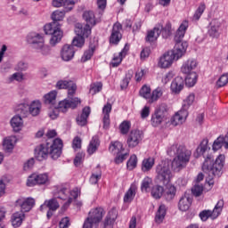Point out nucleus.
Returning a JSON list of instances; mask_svg holds the SVG:
<instances>
[{
	"mask_svg": "<svg viewBox=\"0 0 228 228\" xmlns=\"http://www.w3.org/2000/svg\"><path fill=\"white\" fill-rule=\"evenodd\" d=\"M198 81V74L197 72H194V70H191L189 76H186L185 77V85L187 86H194Z\"/></svg>",
	"mask_w": 228,
	"mask_h": 228,
	"instance_id": "nucleus-46",
	"label": "nucleus"
},
{
	"mask_svg": "<svg viewBox=\"0 0 228 228\" xmlns=\"http://www.w3.org/2000/svg\"><path fill=\"white\" fill-rule=\"evenodd\" d=\"M188 28V20H183L176 30V33L175 35V44L173 49L175 60H179V58H182L188 49V42H183V38H184V35H186Z\"/></svg>",
	"mask_w": 228,
	"mask_h": 228,
	"instance_id": "nucleus-5",
	"label": "nucleus"
},
{
	"mask_svg": "<svg viewBox=\"0 0 228 228\" xmlns=\"http://www.w3.org/2000/svg\"><path fill=\"white\" fill-rule=\"evenodd\" d=\"M192 201L193 200H191L190 196H186V194H184V196H182L179 200L178 209L181 210V212H187L190 210V207H191Z\"/></svg>",
	"mask_w": 228,
	"mask_h": 228,
	"instance_id": "nucleus-26",
	"label": "nucleus"
},
{
	"mask_svg": "<svg viewBox=\"0 0 228 228\" xmlns=\"http://www.w3.org/2000/svg\"><path fill=\"white\" fill-rule=\"evenodd\" d=\"M49 181L47 174L32 175L27 181L28 186H35V184H45Z\"/></svg>",
	"mask_w": 228,
	"mask_h": 228,
	"instance_id": "nucleus-18",
	"label": "nucleus"
},
{
	"mask_svg": "<svg viewBox=\"0 0 228 228\" xmlns=\"http://www.w3.org/2000/svg\"><path fill=\"white\" fill-rule=\"evenodd\" d=\"M81 137L76 136L72 141V149L76 151H79L81 149Z\"/></svg>",
	"mask_w": 228,
	"mask_h": 228,
	"instance_id": "nucleus-62",
	"label": "nucleus"
},
{
	"mask_svg": "<svg viewBox=\"0 0 228 228\" xmlns=\"http://www.w3.org/2000/svg\"><path fill=\"white\" fill-rule=\"evenodd\" d=\"M102 12H94L93 10L87 12V38L92 34L93 28L102 21Z\"/></svg>",
	"mask_w": 228,
	"mask_h": 228,
	"instance_id": "nucleus-15",
	"label": "nucleus"
},
{
	"mask_svg": "<svg viewBox=\"0 0 228 228\" xmlns=\"http://www.w3.org/2000/svg\"><path fill=\"white\" fill-rule=\"evenodd\" d=\"M139 94L141 97H143L144 99H147L148 102L151 104V87L148 85H142V86L139 90Z\"/></svg>",
	"mask_w": 228,
	"mask_h": 228,
	"instance_id": "nucleus-38",
	"label": "nucleus"
},
{
	"mask_svg": "<svg viewBox=\"0 0 228 228\" xmlns=\"http://www.w3.org/2000/svg\"><path fill=\"white\" fill-rule=\"evenodd\" d=\"M132 127V122L130 120H123L119 124V131L121 134H127Z\"/></svg>",
	"mask_w": 228,
	"mask_h": 228,
	"instance_id": "nucleus-49",
	"label": "nucleus"
},
{
	"mask_svg": "<svg viewBox=\"0 0 228 228\" xmlns=\"http://www.w3.org/2000/svg\"><path fill=\"white\" fill-rule=\"evenodd\" d=\"M224 207V200H220L215 206L213 211L212 210H203L200 214V217L201 221H208V219H209V217H211V219H217V217H219V216L223 212Z\"/></svg>",
	"mask_w": 228,
	"mask_h": 228,
	"instance_id": "nucleus-12",
	"label": "nucleus"
},
{
	"mask_svg": "<svg viewBox=\"0 0 228 228\" xmlns=\"http://www.w3.org/2000/svg\"><path fill=\"white\" fill-rule=\"evenodd\" d=\"M195 101V94L191 93L189 94V95L186 97V99L183 100V109H184V112H185V120L189 115V108L190 106H191V104H193Z\"/></svg>",
	"mask_w": 228,
	"mask_h": 228,
	"instance_id": "nucleus-37",
	"label": "nucleus"
},
{
	"mask_svg": "<svg viewBox=\"0 0 228 228\" xmlns=\"http://www.w3.org/2000/svg\"><path fill=\"white\" fill-rule=\"evenodd\" d=\"M176 191L177 189H175V185H169L165 193L167 201H172V200H174V198L175 197Z\"/></svg>",
	"mask_w": 228,
	"mask_h": 228,
	"instance_id": "nucleus-51",
	"label": "nucleus"
},
{
	"mask_svg": "<svg viewBox=\"0 0 228 228\" xmlns=\"http://www.w3.org/2000/svg\"><path fill=\"white\" fill-rule=\"evenodd\" d=\"M77 123L78 126H86V107L82 110V114L77 118Z\"/></svg>",
	"mask_w": 228,
	"mask_h": 228,
	"instance_id": "nucleus-58",
	"label": "nucleus"
},
{
	"mask_svg": "<svg viewBox=\"0 0 228 228\" xmlns=\"http://www.w3.org/2000/svg\"><path fill=\"white\" fill-rule=\"evenodd\" d=\"M118 212L116 208L110 210L103 221V228H114L115 221H117Z\"/></svg>",
	"mask_w": 228,
	"mask_h": 228,
	"instance_id": "nucleus-20",
	"label": "nucleus"
},
{
	"mask_svg": "<svg viewBox=\"0 0 228 228\" xmlns=\"http://www.w3.org/2000/svg\"><path fill=\"white\" fill-rule=\"evenodd\" d=\"M69 227H70V219L66 216L60 221L59 228H69Z\"/></svg>",
	"mask_w": 228,
	"mask_h": 228,
	"instance_id": "nucleus-64",
	"label": "nucleus"
},
{
	"mask_svg": "<svg viewBox=\"0 0 228 228\" xmlns=\"http://www.w3.org/2000/svg\"><path fill=\"white\" fill-rule=\"evenodd\" d=\"M10 122L15 133H19V131L22 129V126H24V121L22 120V117H20V115L14 116Z\"/></svg>",
	"mask_w": 228,
	"mask_h": 228,
	"instance_id": "nucleus-34",
	"label": "nucleus"
},
{
	"mask_svg": "<svg viewBox=\"0 0 228 228\" xmlns=\"http://www.w3.org/2000/svg\"><path fill=\"white\" fill-rule=\"evenodd\" d=\"M78 104H81V99L68 94V98L59 102V109L61 110V113H67L69 108L76 110Z\"/></svg>",
	"mask_w": 228,
	"mask_h": 228,
	"instance_id": "nucleus-13",
	"label": "nucleus"
},
{
	"mask_svg": "<svg viewBox=\"0 0 228 228\" xmlns=\"http://www.w3.org/2000/svg\"><path fill=\"white\" fill-rule=\"evenodd\" d=\"M102 87L103 84L102 81H97L96 83H93V85H91L90 92L91 94H97L102 90Z\"/></svg>",
	"mask_w": 228,
	"mask_h": 228,
	"instance_id": "nucleus-60",
	"label": "nucleus"
},
{
	"mask_svg": "<svg viewBox=\"0 0 228 228\" xmlns=\"http://www.w3.org/2000/svg\"><path fill=\"white\" fill-rule=\"evenodd\" d=\"M223 145L225 149H228V132L224 136H218L216 140L214 141L213 149L214 151H218Z\"/></svg>",
	"mask_w": 228,
	"mask_h": 228,
	"instance_id": "nucleus-30",
	"label": "nucleus"
},
{
	"mask_svg": "<svg viewBox=\"0 0 228 228\" xmlns=\"http://www.w3.org/2000/svg\"><path fill=\"white\" fill-rule=\"evenodd\" d=\"M205 10H206L205 3H200V6L197 8V10L192 17V20H200L201 15L205 12Z\"/></svg>",
	"mask_w": 228,
	"mask_h": 228,
	"instance_id": "nucleus-54",
	"label": "nucleus"
},
{
	"mask_svg": "<svg viewBox=\"0 0 228 228\" xmlns=\"http://www.w3.org/2000/svg\"><path fill=\"white\" fill-rule=\"evenodd\" d=\"M183 88H184V78L181 76H176L170 85L171 92L180 94Z\"/></svg>",
	"mask_w": 228,
	"mask_h": 228,
	"instance_id": "nucleus-23",
	"label": "nucleus"
},
{
	"mask_svg": "<svg viewBox=\"0 0 228 228\" xmlns=\"http://www.w3.org/2000/svg\"><path fill=\"white\" fill-rule=\"evenodd\" d=\"M168 115V105L166 102H162L156 108L154 113L151 115V122L154 127L160 126L162 122L167 120Z\"/></svg>",
	"mask_w": 228,
	"mask_h": 228,
	"instance_id": "nucleus-9",
	"label": "nucleus"
},
{
	"mask_svg": "<svg viewBox=\"0 0 228 228\" xmlns=\"http://www.w3.org/2000/svg\"><path fill=\"white\" fill-rule=\"evenodd\" d=\"M208 151H210V147L208 145V138H203L201 140L200 145L197 147V152L200 156H205L206 152Z\"/></svg>",
	"mask_w": 228,
	"mask_h": 228,
	"instance_id": "nucleus-39",
	"label": "nucleus"
},
{
	"mask_svg": "<svg viewBox=\"0 0 228 228\" xmlns=\"http://www.w3.org/2000/svg\"><path fill=\"white\" fill-rule=\"evenodd\" d=\"M203 190L204 187L203 185H199V183L197 185H194L191 189V191L193 193V195H195L196 197H200V195H201V193H203Z\"/></svg>",
	"mask_w": 228,
	"mask_h": 228,
	"instance_id": "nucleus-63",
	"label": "nucleus"
},
{
	"mask_svg": "<svg viewBox=\"0 0 228 228\" xmlns=\"http://www.w3.org/2000/svg\"><path fill=\"white\" fill-rule=\"evenodd\" d=\"M61 149H63V141L60 138L46 140V142L40 144L35 149V158L37 161H44L48 156L52 159H58L61 156Z\"/></svg>",
	"mask_w": 228,
	"mask_h": 228,
	"instance_id": "nucleus-2",
	"label": "nucleus"
},
{
	"mask_svg": "<svg viewBox=\"0 0 228 228\" xmlns=\"http://www.w3.org/2000/svg\"><path fill=\"white\" fill-rule=\"evenodd\" d=\"M71 3H72V1H70V0H53L52 4L55 8H60L61 6H64L65 12H70V11H67V8H69V6H70Z\"/></svg>",
	"mask_w": 228,
	"mask_h": 228,
	"instance_id": "nucleus-50",
	"label": "nucleus"
},
{
	"mask_svg": "<svg viewBox=\"0 0 228 228\" xmlns=\"http://www.w3.org/2000/svg\"><path fill=\"white\" fill-rule=\"evenodd\" d=\"M16 203L21 209L20 213H28V211H31V209H33V206H35V199H21L18 200Z\"/></svg>",
	"mask_w": 228,
	"mask_h": 228,
	"instance_id": "nucleus-21",
	"label": "nucleus"
},
{
	"mask_svg": "<svg viewBox=\"0 0 228 228\" xmlns=\"http://www.w3.org/2000/svg\"><path fill=\"white\" fill-rule=\"evenodd\" d=\"M154 165H155V158H152V157L144 158L142 162V172H149L151 168H153Z\"/></svg>",
	"mask_w": 228,
	"mask_h": 228,
	"instance_id": "nucleus-36",
	"label": "nucleus"
},
{
	"mask_svg": "<svg viewBox=\"0 0 228 228\" xmlns=\"http://www.w3.org/2000/svg\"><path fill=\"white\" fill-rule=\"evenodd\" d=\"M101 145V140L98 136V134H94L93 138H91L88 147H87V152L89 155L94 154L96 152L97 149H99Z\"/></svg>",
	"mask_w": 228,
	"mask_h": 228,
	"instance_id": "nucleus-28",
	"label": "nucleus"
},
{
	"mask_svg": "<svg viewBox=\"0 0 228 228\" xmlns=\"http://www.w3.org/2000/svg\"><path fill=\"white\" fill-rule=\"evenodd\" d=\"M102 175V169L100 166H97V167H95V169L93 171L92 176L89 178V183H91V184H96L99 179H101Z\"/></svg>",
	"mask_w": 228,
	"mask_h": 228,
	"instance_id": "nucleus-45",
	"label": "nucleus"
},
{
	"mask_svg": "<svg viewBox=\"0 0 228 228\" xmlns=\"http://www.w3.org/2000/svg\"><path fill=\"white\" fill-rule=\"evenodd\" d=\"M122 63L121 53H114L113 58L110 61L111 67H118Z\"/></svg>",
	"mask_w": 228,
	"mask_h": 228,
	"instance_id": "nucleus-59",
	"label": "nucleus"
},
{
	"mask_svg": "<svg viewBox=\"0 0 228 228\" xmlns=\"http://www.w3.org/2000/svg\"><path fill=\"white\" fill-rule=\"evenodd\" d=\"M52 107L53 109H50L48 112V117H50L52 120H56V118L60 117V113H61V110H60V103H58L57 106L54 105Z\"/></svg>",
	"mask_w": 228,
	"mask_h": 228,
	"instance_id": "nucleus-52",
	"label": "nucleus"
},
{
	"mask_svg": "<svg viewBox=\"0 0 228 228\" xmlns=\"http://www.w3.org/2000/svg\"><path fill=\"white\" fill-rule=\"evenodd\" d=\"M79 197V189L74 188L72 191H69L68 200L64 203L63 208H67L72 204V201Z\"/></svg>",
	"mask_w": 228,
	"mask_h": 228,
	"instance_id": "nucleus-42",
	"label": "nucleus"
},
{
	"mask_svg": "<svg viewBox=\"0 0 228 228\" xmlns=\"http://www.w3.org/2000/svg\"><path fill=\"white\" fill-rule=\"evenodd\" d=\"M224 165L225 154H219L216 158V161H214V158L211 154H207L202 165V170L208 175L206 178V182L209 186H213L215 183L214 175H217V177L222 175Z\"/></svg>",
	"mask_w": 228,
	"mask_h": 228,
	"instance_id": "nucleus-1",
	"label": "nucleus"
},
{
	"mask_svg": "<svg viewBox=\"0 0 228 228\" xmlns=\"http://www.w3.org/2000/svg\"><path fill=\"white\" fill-rule=\"evenodd\" d=\"M69 193H70V189L69 187L60 186L54 191L53 195L57 199L67 200L69 199Z\"/></svg>",
	"mask_w": 228,
	"mask_h": 228,
	"instance_id": "nucleus-29",
	"label": "nucleus"
},
{
	"mask_svg": "<svg viewBox=\"0 0 228 228\" xmlns=\"http://www.w3.org/2000/svg\"><path fill=\"white\" fill-rule=\"evenodd\" d=\"M97 45L98 39L96 38V37H94L93 39H91L89 42V49L87 51V61L91 60V58L94 56Z\"/></svg>",
	"mask_w": 228,
	"mask_h": 228,
	"instance_id": "nucleus-44",
	"label": "nucleus"
},
{
	"mask_svg": "<svg viewBox=\"0 0 228 228\" xmlns=\"http://www.w3.org/2000/svg\"><path fill=\"white\" fill-rule=\"evenodd\" d=\"M164 190L165 189L164 187H162V185H154L151 191L152 197H154V200H160L163 195Z\"/></svg>",
	"mask_w": 228,
	"mask_h": 228,
	"instance_id": "nucleus-48",
	"label": "nucleus"
},
{
	"mask_svg": "<svg viewBox=\"0 0 228 228\" xmlns=\"http://www.w3.org/2000/svg\"><path fill=\"white\" fill-rule=\"evenodd\" d=\"M109 151L113 154H117L115 163H123L129 154V152L123 153V151H125L124 143L119 140H111L109 145Z\"/></svg>",
	"mask_w": 228,
	"mask_h": 228,
	"instance_id": "nucleus-11",
	"label": "nucleus"
},
{
	"mask_svg": "<svg viewBox=\"0 0 228 228\" xmlns=\"http://www.w3.org/2000/svg\"><path fill=\"white\" fill-rule=\"evenodd\" d=\"M191 158V151L186 147V145H178L176 149V155L175 156L172 167L175 172L183 170L187 167L190 159Z\"/></svg>",
	"mask_w": 228,
	"mask_h": 228,
	"instance_id": "nucleus-6",
	"label": "nucleus"
},
{
	"mask_svg": "<svg viewBox=\"0 0 228 228\" xmlns=\"http://www.w3.org/2000/svg\"><path fill=\"white\" fill-rule=\"evenodd\" d=\"M152 178H150V176H145L141 183L142 191H148V189L151 188V184H152Z\"/></svg>",
	"mask_w": 228,
	"mask_h": 228,
	"instance_id": "nucleus-55",
	"label": "nucleus"
},
{
	"mask_svg": "<svg viewBox=\"0 0 228 228\" xmlns=\"http://www.w3.org/2000/svg\"><path fill=\"white\" fill-rule=\"evenodd\" d=\"M161 32H162V37L164 38H168V37H170V35H172V24L171 22H167L166 26L163 28V26H161Z\"/></svg>",
	"mask_w": 228,
	"mask_h": 228,
	"instance_id": "nucleus-56",
	"label": "nucleus"
},
{
	"mask_svg": "<svg viewBox=\"0 0 228 228\" xmlns=\"http://www.w3.org/2000/svg\"><path fill=\"white\" fill-rule=\"evenodd\" d=\"M167 216V207L166 205H160L155 216L156 223H163Z\"/></svg>",
	"mask_w": 228,
	"mask_h": 228,
	"instance_id": "nucleus-41",
	"label": "nucleus"
},
{
	"mask_svg": "<svg viewBox=\"0 0 228 228\" xmlns=\"http://www.w3.org/2000/svg\"><path fill=\"white\" fill-rule=\"evenodd\" d=\"M138 164V158L136 154H131L129 159H127L126 167L129 170H134L136 168Z\"/></svg>",
	"mask_w": 228,
	"mask_h": 228,
	"instance_id": "nucleus-53",
	"label": "nucleus"
},
{
	"mask_svg": "<svg viewBox=\"0 0 228 228\" xmlns=\"http://www.w3.org/2000/svg\"><path fill=\"white\" fill-rule=\"evenodd\" d=\"M161 29H162V25L158 24L152 29H150L149 31H147L145 41L150 43L156 42V40H158V38L159 37V35H161Z\"/></svg>",
	"mask_w": 228,
	"mask_h": 228,
	"instance_id": "nucleus-22",
	"label": "nucleus"
},
{
	"mask_svg": "<svg viewBox=\"0 0 228 228\" xmlns=\"http://www.w3.org/2000/svg\"><path fill=\"white\" fill-rule=\"evenodd\" d=\"M156 179L162 184H168L172 181V171L169 162H160L156 167Z\"/></svg>",
	"mask_w": 228,
	"mask_h": 228,
	"instance_id": "nucleus-8",
	"label": "nucleus"
},
{
	"mask_svg": "<svg viewBox=\"0 0 228 228\" xmlns=\"http://www.w3.org/2000/svg\"><path fill=\"white\" fill-rule=\"evenodd\" d=\"M58 92L56 90L51 91L44 95V102L48 106H56V97Z\"/></svg>",
	"mask_w": 228,
	"mask_h": 228,
	"instance_id": "nucleus-32",
	"label": "nucleus"
},
{
	"mask_svg": "<svg viewBox=\"0 0 228 228\" xmlns=\"http://www.w3.org/2000/svg\"><path fill=\"white\" fill-rule=\"evenodd\" d=\"M41 110L42 102H40L39 100L33 101L30 104H28V115H31L32 117H38Z\"/></svg>",
	"mask_w": 228,
	"mask_h": 228,
	"instance_id": "nucleus-27",
	"label": "nucleus"
},
{
	"mask_svg": "<svg viewBox=\"0 0 228 228\" xmlns=\"http://www.w3.org/2000/svg\"><path fill=\"white\" fill-rule=\"evenodd\" d=\"M66 11L57 10L52 13L53 23H49L45 25V35H51L50 45L54 47L56 44H60L61 42V38H63V31L60 28V20H63L65 17Z\"/></svg>",
	"mask_w": 228,
	"mask_h": 228,
	"instance_id": "nucleus-4",
	"label": "nucleus"
},
{
	"mask_svg": "<svg viewBox=\"0 0 228 228\" xmlns=\"http://www.w3.org/2000/svg\"><path fill=\"white\" fill-rule=\"evenodd\" d=\"M75 33L77 37L73 38L72 44L65 45L61 51V56L63 61H70V60L74 58V54H76V50L74 49V47H83V45H85L86 25L77 23L75 25Z\"/></svg>",
	"mask_w": 228,
	"mask_h": 228,
	"instance_id": "nucleus-3",
	"label": "nucleus"
},
{
	"mask_svg": "<svg viewBox=\"0 0 228 228\" xmlns=\"http://www.w3.org/2000/svg\"><path fill=\"white\" fill-rule=\"evenodd\" d=\"M85 153H77L74 159V165L75 167H80V165L85 161Z\"/></svg>",
	"mask_w": 228,
	"mask_h": 228,
	"instance_id": "nucleus-61",
	"label": "nucleus"
},
{
	"mask_svg": "<svg viewBox=\"0 0 228 228\" xmlns=\"http://www.w3.org/2000/svg\"><path fill=\"white\" fill-rule=\"evenodd\" d=\"M175 58V52L168 51L167 53H165L163 56L160 57V60L159 61V67H162L163 69H167L168 67H171L172 63H174Z\"/></svg>",
	"mask_w": 228,
	"mask_h": 228,
	"instance_id": "nucleus-19",
	"label": "nucleus"
},
{
	"mask_svg": "<svg viewBox=\"0 0 228 228\" xmlns=\"http://www.w3.org/2000/svg\"><path fill=\"white\" fill-rule=\"evenodd\" d=\"M220 26H221V22L217 19H213V20H211L210 28L208 29V34L210 35V37H219Z\"/></svg>",
	"mask_w": 228,
	"mask_h": 228,
	"instance_id": "nucleus-33",
	"label": "nucleus"
},
{
	"mask_svg": "<svg viewBox=\"0 0 228 228\" xmlns=\"http://www.w3.org/2000/svg\"><path fill=\"white\" fill-rule=\"evenodd\" d=\"M27 42L35 50L36 53L47 56L51 53L49 45H45L44 35L37 32H31L27 36Z\"/></svg>",
	"mask_w": 228,
	"mask_h": 228,
	"instance_id": "nucleus-7",
	"label": "nucleus"
},
{
	"mask_svg": "<svg viewBox=\"0 0 228 228\" xmlns=\"http://www.w3.org/2000/svg\"><path fill=\"white\" fill-rule=\"evenodd\" d=\"M104 216V208L102 207L90 210L87 216V228H99Z\"/></svg>",
	"mask_w": 228,
	"mask_h": 228,
	"instance_id": "nucleus-10",
	"label": "nucleus"
},
{
	"mask_svg": "<svg viewBox=\"0 0 228 228\" xmlns=\"http://www.w3.org/2000/svg\"><path fill=\"white\" fill-rule=\"evenodd\" d=\"M186 120V112H184V102H183V106L179 111H176L175 115L171 118V122L174 126H177L178 124H183Z\"/></svg>",
	"mask_w": 228,
	"mask_h": 228,
	"instance_id": "nucleus-24",
	"label": "nucleus"
},
{
	"mask_svg": "<svg viewBox=\"0 0 228 228\" xmlns=\"http://www.w3.org/2000/svg\"><path fill=\"white\" fill-rule=\"evenodd\" d=\"M136 195V187L134 185H131V187L126 191L124 196V203H132L134 201V197Z\"/></svg>",
	"mask_w": 228,
	"mask_h": 228,
	"instance_id": "nucleus-40",
	"label": "nucleus"
},
{
	"mask_svg": "<svg viewBox=\"0 0 228 228\" xmlns=\"http://www.w3.org/2000/svg\"><path fill=\"white\" fill-rule=\"evenodd\" d=\"M123 29V26L121 22H115L112 26L111 33L109 37L110 44H112L113 45H118L119 42L123 38V35L121 33V30Z\"/></svg>",
	"mask_w": 228,
	"mask_h": 228,
	"instance_id": "nucleus-16",
	"label": "nucleus"
},
{
	"mask_svg": "<svg viewBox=\"0 0 228 228\" xmlns=\"http://www.w3.org/2000/svg\"><path fill=\"white\" fill-rule=\"evenodd\" d=\"M143 138V131H141V129H131L126 136V143L130 149H134L142 142Z\"/></svg>",
	"mask_w": 228,
	"mask_h": 228,
	"instance_id": "nucleus-14",
	"label": "nucleus"
},
{
	"mask_svg": "<svg viewBox=\"0 0 228 228\" xmlns=\"http://www.w3.org/2000/svg\"><path fill=\"white\" fill-rule=\"evenodd\" d=\"M24 218L23 212H15L11 217L12 227H20L22 225V220Z\"/></svg>",
	"mask_w": 228,
	"mask_h": 228,
	"instance_id": "nucleus-35",
	"label": "nucleus"
},
{
	"mask_svg": "<svg viewBox=\"0 0 228 228\" xmlns=\"http://www.w3.org/2000/svg\"><path fill=\"white\" fill-rule=\"evenodd\" d=\"M198 65L197 60H193L192 58H190L181 67V70L183 74H186L187 76H190L192 70L196 69Z\"/></svg>",
	"mask_w": 228,
	"mask_h": 228,
	"instance_id": "nucleus-25",
	"label": "nucleus"
},
{
	"mask_svg": "<svg viewBox=\"0 0 228 228\" xmlns=\"http://www.w3.org/2000/svg\"><path fill=\"white\" fill-rule=\"evenodd\" d=\"M228 83V72L222 74L216 81L217 88H221L222 86H225Z\"/></svg>",
	"mask_w": 228,
	"mask_h": 228,
	"instance_id": "nucleus-57",
	"label": "nucleus"
},
{
	"mask_svg": "<svg viewBox=\"0 0 228 228\" xmlns=\"http://www.w3.org/2000/svg\"><path fill=\"white\" fill-rule=\"evenodd\" d=\"M161 95H163V88H161V86H158L157 88L152 90L151 94V99H150L151 104H152L153 102H156V101H159Z\"/></svg>",
	"mask_w": 228,
	"mask_h": 228,
	"instance_id": "nucleus-47",
	"label": "nucleus"
},
{
	"mask_svg": "<svg viewBox=\"0 0 228 228\" xmlns=\"http://www.w3.org/2000/svg\"><path fill=\"white\" fill-rule=\"evenodd\" d=\"M16 111L23 118L28 117L29 115V104L26 102L20 103L16 107Z\"/></svg>",
	"mask_w": 228,
	"mask_h": 228,
	"instance_id": "nucleus-43",
	"label": "nucleus"
},
{
	"mask_svg": "<svg viewBox=\"0 0 228 228\" xmlns=\"http://www.w3.org/2000/svg\"><path fill=\"white\" fill-rule=\"evenodd\" d=\"M58 90H68V95H76L77 86L72 80H59L56 83Z\"/></svg>",
	"mask_w": 228,
	"mask_h": 228,
	"instance_id": "nucleus-17",
	"label": "nucleus"
},
{
	"mask_svg": "<svg viewBox=\"0 0 228 228\" xmlns=\"http://www.w3.org/2000/svg\"><path fill=\"white\" fill-rule=\"evenodd\" d=\"M44 208H48L52 211H57L60 208V203L56 198L46 200L43 205L40 206L41 211H44Z\"/></svg>",
	"mask_w": 228,
	"mask_h": 228,
	"instance_id": "nucleus-31",
	"label": "nucleus"
}]
</instances>
